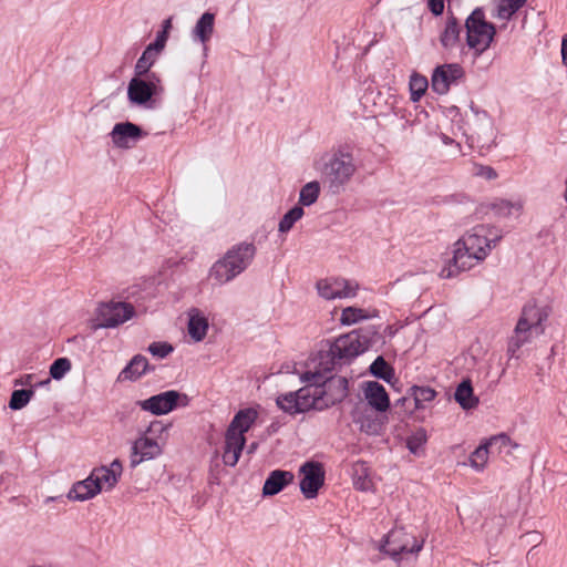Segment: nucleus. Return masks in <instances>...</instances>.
<instances>
[{
  "label": "nucleus",
  "instance_id": "nucleus-8",
  "mask_svg": "<svg viewBox=\"0 0 567 567\" xmlns=\"http://www.w3.org/2000/svg\"><path fill=\"white\" fill-rule=\"evenodd\" d=\"M322 380V370L318 368L315 372H306L301 375V381L308 383L297 391L300 412L309 410H324L328 406L324 398V386L320 385Z\"/></svg>",
  "mask_w": 567,
  "mask_h": 567
},
{
  "label": "nucleus",
  "instance_id": "nucleus-39",
  "mask_svg": "<svg viewBox=\"0 0 567 567\" xmlns=\"http://www.w3.org/2000/svg\"><path fill=\"white\" fill-rule=\"evenodd\" d=\"M33 395L34 391L32 389L14 390L11 393L9 408L14 411L21 410L30 402Z\"/></svg>",
  "mask_w": 567,
  "mask_h": 567
},
{
  "label": "nucleus",
  "instance_id": "nucleus-19",
  "mask_svg": "<svg viewBox=\"0 0 567 567\" xmlns=\"http://www.w3.org/2000/svg\"><path fill=\"white\" fill-rule=\"evenodd\" d=\"M215 13L206 11L198 18L192 30L193 40L204 45L205 54L208 49L207 43L210 41L215 31Z\"/></svg>",
  "mask_w": 567,
  "mask_h": 567
},
{
  "label": "nucleus",
  "instance_id": "nucleus-29",
  "mask_svg": "<svg viewBox=\"0 0 567 567\" xmlns=\"http://www.w3.org/2000/svg\"><path fill=\"white\" fill-rule=\"evenodd\" d=\"M455 401L464 409L470 410L478 404V399L473 394V388L470 380H463L454 393Z\"/></svg>",
  "mask_w": 567,
  "mask_h": 567
},
{
  "label": "nucleus",
  "instance_id": "nucleus-2",
  "mask_svg": "<svg viewBox=\"0 0 567 567\" xmlns=\"http://www.w3.org/2000/svg\"><path fill=\"white\" fill-rule=\"evenodd\" d=\"M381 339L375 327L370 326L353 330L336 338L329 349L319 352L318 368L331 372L339 367L350 364Z\"/></svg>",
  "mask_w": 567,
  "mask_h": 567
},
{
  "label": "nucleus",
  "instance_id": "nucleus-50",
  "mask_svg": "<svg viewBox=\"0 0 567 567\" xmlns=\"http://www.w3.org/2000/svg\"><path fill=\"white\" fill-rule=\"evenodd\" d=\"M31 380H32V374H27L23 379L21 380H16L14 381V384L18 385V384H21V385H29L31 384Z\"/></svg>",
  "mask_w": 567,
  "mask_h": 567
},
{
  "label": "nucleus",
  "instance_id": "nucleus-31",
  "mask_svg": "<svg viewBox=\"0 0 567 567\" xmlns=\"http://www.w3.org/2000/svg\"><path fill=\"white\" fill-rule=\"evenodd\" d=\"M492 452L491 447L487 445V442L484 441L481 443L474 452L470 455L468 464L472 468L477 472H481L485 468L488 455Z\"/></svg>",
  "mask_w": 567,
  "mask_h": 567
},
{
  "label": "nucleus",
  "instance_id": "nucleus-27",
  "mask_svg": "<svg viewBox=\"0 0 567 567\" xmlns=\"http://www.w3.org/2000/svg\"><path fill=\"white\" fill-rule=\"evenodd\" d=\"M524 203L522 199L508 200L503 198H496L488 204V208L494 215L498 217H508L514 213H520Z\"/></svg>",
  "mask_w": 567,
  "mask_h": 567
},
{
  "label": "nucleus",
  "instance_id": "nucleus-12",
  "mask_svg": "<svg viewBox=\"0 0 567 567\" xmlns=\"http://www.w3.org/2000/svg\"><path fill=\"white\" fill-rule=\"evenodd\" d=\"M134 315V308L125 302H109L99 307V327L114 328L131 319Z\"/></svg>",
  "mask_w": 567,
  "mask_h": 567
},
{
  "label": "nucleus",
  "instance_id": "nucleus-5",
  "mask_svg": "<svg viewBox=\"0 0 567 567\" xmlns=\"http://www.w3.org/2000/svg\"><path fill=\"white\" fill-rule=\"evenodd\" d=\"M258 413L255 409L248 408L238 411L225 433V446L223 462L227 466L234 467L241 455L246 444L245 433L249 431L256 422Z\"/></svg>",
  "mask_w": 567,
  "mask_h": 567
},
{
  "label": "nucleus",
  "instance_id": "nucleus-36",
  "mask_svg": "<svg viewBox=\"0 0 567 567\" xmlns=\"http://www.w3.org/2000/svg\"><path fill=\"white\" fill-rule=\"evenodd\" d=\"M411 395L414 399L415 409H423L425 403L434 400L436 392L430 386H412Z\"/></svg>",
  "mask_w": 567,
  "mask_h": 567
},
{
  "label": "nucleus",
  "instance_id": "nucleus-46",
  "mask_svg": "<svg viewBox=\"0 0 567 567\" xmlns=\"http://www.w3.org/2000/svg\"><path fill=\"white\" fill-rule=\"evenodd\" d=\"M168 35L165 32H158L156 34V39L153 43H150L146 48H151L152 52H156L157 54L165 48Z\"/></svg>",
  "mask_w": 567,
  "mask_h": 567
},
{
  "label": "nucleus",
  "instance_id": "nucleus-34",
  "mask_svg": "<svg viewBox=\"0 0 567 567\" xmlns=\"http://www.w3.org/2000/svg\"><path fill=\"white\" fill-rule=\"evenodd\" d=\"M320 194V184L312 181L302 186L299 193V204L301 206H310L315 204Z\"/></svg>",
  "mask_w": 567,
  "mask_h": 567
},
{
  "label": "nucleus",
  "instance_id": "nucleus-11",
  "mask_svg": "<svg viewBox=\"0 0 567 567\" xmlns=\"http://www.w3.org/2000/svg\"><path fill=\"white\" fill-rule=\"evenodd\" d=\"M317 291L327 300L354 297L359 288L357 282L344 278H326L317 282Z\"/></svg>",
  "mask_w": 567,
  "mask_h": 567
},
{
  "label": "nucleus",
  "instance_id": "nucleus-35",
  "mask_svg": "<svg viewBox=\"0 0 567 567\" xmlns=\"http://www.w3.org/2000/svg\"><path fill=\"white\" fill-rule=\"evenodd\" d=\"M305 210L301 206H295L289 209L284 217L280 219L278 230L281 234L288 233L293 225L302 218Z\"/></svg>",
  "mask_w": 567,
  "mask_h": 567
},
{
  "label": "nucleus",
  "instance_id": "nucleus-20",
  "mask_svg": "<svg viewBox=\"0 0 567 567\" xmlns=\"http://www.w3.org/2000/svg\"><path fill=\"white\" fill-rule=\"evenodd\" d=\"M123 472V466L120 460H114L110 466H100L92 471L95 482L102 486V489H112L118 482Z\"/></svg>",
  "mask_w": 567,
  "mask_h": 567
},
{
  "label": "nucleus",
  "instance_id": "nucleus-14",
  "mask_svg": "<svg viewBox=\"0 0 567 567\" xmlns=\"http://www.w3.org/2000/svg\"><path fill=\"white\" fill-rule=\"evenodd\" d=\"M182 394L175 390L162 392L146 400L137 401V405L154 415H163L173 411L178 405Z\"/></svg>",
  "mask_w": 567,
  "mask_h": 567
},
{
  "label": "nucleus",
  "instance_id": "nucleus-40",
  "mask_svg": "<svg viewBox=\"0 0 567 567\" xmlns=\"http://www.w3.org/2000/svg\"><path fill=\"white\" fill-rule=\"evenodd\" d=\"M370 372L374 377L384 381H390L393 377V369L388 364L383 357H378L370 365Z\"/></svg>",
  "mask_w": 567,
  "mask_h": 567
},
{
  "label": "nucleus",
  "instance_id": "nucleus-33",
  "mask_svg": "<svg viewBox=\"0 0 567 567\" xmlns=\"http://www.w3.org/2000/svg\"><path fill=\"white\" fill-rule=\"evenodd\" d=\"M353 485L359 491H370L372 482L369 478L368 467L364 462H358L353 466Z\"/></svg>",
  "mask_w": 567,
  "mask_h": 567
},
{
  "label": "nucleus",
  "instance_id": "nucleus-24",
  "mask_svg": "<svg viewBox=\"0 0 567 567\" xmlns=\"http://www.w3.org/2000/svg\"><path fill=\"white\" fill-rule=\"evenodd\" d=\"M462 25L454 16L447 17L445 25L440 35V42L445 50H453L461 39Z\"/></svg>",
  "mask_w": 567,
  "mask_h": 567
},
{
  "label": "nucleus",
  "instance_id": "nucleus-38",
  "mask_svg": "<svg viewBox=\"0 0 567 567\" xmlns=\"http://www.w3.org/2000/svg\"><path fill=\"white\" fill-rule=\"evenodd\" d=\"M276 402H277V405L286 413H289L292 415L297 414V413H301L299 403H298L297 391L288 392V393L279 395L277 398Z\"/></svg>",
  "mask_w": 567,
  "mask_h": 567
},
{
  "label": "nucleus",
  "instance_id": "nucleus-16",
  "mask_svg": "<svg viewBox=\"0 0 567 567\" xmlns=\"http://www.w3.org/2000/svg\"><path fill=\"white\" fill-rule=\"evenodd\" d=\"M110 135L116 147L130 148L134 146L140 138L145 136L146 133L134 123L123 122L115 124Z\"/></svg>",
  "mask_w": 567,
  "mask_h": 567
},
{
  "label": "nucleus",
  "instance_id": "nucleus-21",
  "mask_svg": "<svg viewBox=\"0 0 567 567\" xmlns=\"http://www.w3.org/2000/svg\"><path fill=\"white\" fill-rule=\"evenodd\" d=\"M101 491L102 486L95 482L91 473L85 480L74 483L66 496L71 501L83 502L93 498Z\"/></svg>",
  "mask_w": 567,
  "mask_h": 567
},
{
  "label": "nucleus",
  "instance_id": "nucleus-32",
  "mask_svg": "<svg viewBox=\"0 0 567 567\" xmlns=\"http://www.w3.org/2000/svg\"><path fill=\"white\" fill-rule=\"evenodd\" d=\"M370 311L357 308V307H347L342 310L340 322L343 326H351L360 322L361 320L369 319L373 317Z\"/></svg>",
  "mask_w": 567,
  "mask_h": 567
},
{
  "label": "nucleus",
  "instance_id": "nucleus-43",
  "mask_svg": "<svg viewBox=\"0 0 567 567\" xmlns=\"http://www.w3.org/2000/svg\"><path fill=\"white\" fill-rule=\"evenodd\" d=\"M70 370H71V361L68 358H59L51 364L50 375L54 380H60Z\"/></svg>",
  "mask_w": 567,
  "mask_h": 567
},
{
  "label": "nucleus",
  "instance_id": "nucleus-42",
  "mask_svg": "<svg viewBox=\"0 0 567 567\" xmlns=\"http://www.w3.org/2000/svg\"><path fill=\"white\" fill-rule=\"evenodd\" d=\"M427 441V435L424 429H419L406 440V446L411 453L417 454Z\"/></svg>",
  "mask_w": 567,
  "mask_h": 567
},
{
  "label": "nucleus",
  "instance_id": "nucleus-49",
  "mask_svg": "<svg viewBox=\"0 0 567 567\" xmlns=\"http://www.w3.org/2000/svg\"><path fill=\"white\" fill-rule=\"evenodd\" d=\"M172 18L169 17L168 19L164 20L163 22V29L161 32H165L166 35H168L169 33V30L172 29Z\"/></svg>",
  "mask_w": 567,
  "mask_h": 567
},
{
  "label": "nucleus",
  "instance_id": "nucleus-26",
  "mask_svg": "<svg viewBox=\"0 0 567 567\" xmlns=\"http://www.w3.org/2000/svg\"><path fill=\"white\" fill-rule=\"evenodd\" d=\"M527 0H497L492 17L509 21L515 13L525 6Z\"/></svg>",
  "mask_w": 567,
  "mask_h": 567
},
{
  "label": "nucleus",
  "instance_id": "nucleus-4",
  "mask_svg": "<svg viewBox=\"0 0 567 567\" xmlns=\"http://www.w3.org/2000/svg\"><path fill=\"white\" fill-rule=\"evenodd\" d=\"M547 318L548 311L545 307H539L534 301L524 306L514 333L508 340L507 353L511 358L517 357L518 350L534 337L544 333L543 322Z\"/></svg>",
  "mask_w": 567,
  "mask_h": 567
},
{
  "label": "nucleus",
  "instance_id": "nucleus-37",
  "mask_svg": "<svg viewBox=\"0 0 567 567\" xmlns=\"http://www.w3.org/2000/svg\"><path fill=\"white\" fill-rule=\"evenodd\" d=\"M486 442L492 452L497 451L498 453H502L503 450H506V453H511V449L519 446L517 443L512 442L511 437L505 433L494 435L486 440Z\"/></svg>",
  "mask_w": 567,
  "mask_h": 567
},
{
  "label": "nucleus",
  "instance_id": "nucleus-47",
  "mask_svg": "<svg viewBox=\"0 0 567 567\" xmlns=\"http://www.w3.org/2000/svg\"><path fill=\"white\" fill-rule=\"evenodd\" d=\"M429 8L431 12L435 16H440L444 10V1L443 0H429Z\"/></svg>",
  "mask_w": 567,
  "mask_h": 567
},
{
  "label": "nucleus",
  "instance_id": "nucleus-54",
  "mask_svg": "<svg viewBox=\"0 0 567 567\" xmlns=\"http://www.w3.org/2000/svg\"><path fill=\"white\" fill-rule=\"evenodd\" d=\"M487 127L488 130H492V123L489 121H487Z\"/></svg>",
  "mask_w": 567,
  "mask_h": 567
},
{
  "label": "nucleus",
  "instance_id": "nucleus-53",
  "mask_svg": "<svg viewBox=\"0 0 567 567\" xmlns=\"http://www.w3.org/2000/svg\"><path fill=\"white\" fill-rule=\"evenodd\" d=\"M564 197H565V200H566V203H567V178H566V189H565Z\"/></svg>",
  "mask_w": 567,
  "mask_h": 567
},
{
  "label": "nucleus",
  "instance_id": "nucleus-15",
  "mask_svg": "<svg viewBox=\"0 0 567 567\" xmlns=\"http://www.w3.org/2000/svg\"><path fill=\"white\" fill-rule=\"evenodd\" d=\"M464 75V70L460 64H444L437 66L431 79V87L437 94H446L452 84H455Z\"/></svg>",
  "mask_w": 567,
  "mask_h": 567
},
{
  "label": "nucleus",
  "instance_id": "nucleus-25",
  "mask_svg": "<svg viewBox=\"0 0 567 567\" xmlns=\"http://www.w3.org/2000/svg\"><path fill=\"white\" fill-rule=\"evenodd\" d=\"M148 368V361L144 355L136 354L130 363L121 371L118 380L135 381L141 378Z\"/></svg>",
  "mask_w": 567,
  "mask_h": 567
},
{
  "label": "nucleus",
  "instance_id": "nucleus-30",
  "mask_svg": "<svg viewBox=\"0 0 567 567\" xmlns=\"http://www.w3.org/2000/svg\"><path fill=\"white\" fill-rule=\"evenodd\" d=\"M157 55L156 52L151 51V48H146L135 64V75L138 78L152 75L153 72H150V69L155 63Z\"/></svg>",
  "mask_w": 567,
  "mask_h": 567
},
{
  "label": "nucleus",
  "instance_id": "nucleus-6",
  "mask_svg": "<svg viewBox=\"0 0 567 567\" xmlns=\"http://www.w3.org/2000/svg\"><path fill=\"white\" fill-rule=\"evenodd\" d=\"M256 247L251 243H240L230 248L224 258L210 268L209 276L219 285L226 284L241 274L252 261Z\"/></svg>",
  "mask_w": 567,
  "mask_h": 567
},
{
  "label": "nucleus",
  "instance_id": "nucleus-45",
  "mask_svg": "<svg viewBox=\"0 0 567 567\" xmlns=\"http://www.w3.org/2000/svg\"><path fill=\"white\" fill-rule=\"evenodd\" d=\"M148 351L158 358H165L173 352V347L167 342H153L148 347Z\"/></svg>",
  "mask_w": 567,
  "mask_h": 567
},
{
  "label": "nucleus",
  "instance_id": "nucleus-9",
  "mask_svg": "<svg viewBox=\"0 0 567 567\" xmlns=\"http://www.w3.org/2000/svg\"><path fill=\"white\" fill-rule=\"evenodd\" d=\"M423 548V540L419 542L416 537L408 533L403 527H394L391 529L381 550L393 559H399L404 554H416Z\"/></svg>",
  "mask_w": 567,
  "mask_h": 567
},
{
  "label": "nucleus",
  "instance_id": "nucleus-44",
  "mask_svg": "<svg viewBox=\"0 0 567 567\" xmlns=\"http://www.w3.org/2000/svg\"><path fill=\"white\" fill-rule=\"evenodd\" d=\"M472 173L474 176L484 178L486 181H493L497 178V173L492 166H485L482 164H474Z\"/></svg>",
  "mask_w": 567,
  "mask_h": 567
},
{
  "label": "nucleus",
  "instance_id": "nucleus-18",
  "mask_svg": "<svg viewBox=\"0 0 567 567\" xmlns=\"http://www.w3.org/2000/svg\"><path fill=\"white\" fill-rule=\"evenodd\" d=\"M322 371L321 386H324V398L328 406L341 402L348 395V380L344 377H326Z\"/></svg>",
  "mask_w": 567,
  "mask_h": 567
},
{
  "label": "nucleus",
  "instance_id": "nucleus-28",
  "mask_svg": "<svg viewBox=\"0 0 567 567\" xmlns=\"http://www.w3.org/2000/svg\"><path fill=\"white\" fill-rule=\"evenodd\" d=\"M208 330V320L200 315L199 310L192 309L188 320V333L196 342L202 341Z\"/></svg>",
  "mask_w": 567,
  "mask_h": 567
},
{
  "label": "nucleus",
  "instance_id": "nucleus-52",
  "mask_svg": "<svg viewBox=\"0 0 567 567\" xmlns=\"http://www.w3.org/2000/svg\"><path fill=\"white\" fill-rule=\"evenodd\" d=\"M442 141L444 144L449 145V144H452L453 143V140L446 135H443L442 136Z\"/></svg>",
  "mask_w": 567,
  "mask_h": 567
},
{
  "label": "nucleus",
  "instance_id": "nucleus-48",
  "mask_svg": "<svg viewBox=\"0 0 567 567\" xmlns=\"http://www.w3.org/2000/svg\"><path fill=\"white\" fill-rule=\"evenodd\" d=\"M561 58L563 63L567 66V34H565L561 40Z\"/></svg>",
  "mask_w": 567,
  "mask_h": 567
},
{
  "label": "nucleus",
  "instance_id": "nucleus-3",
  "mask_svg": "<svg viewBox=\"0 0 567 567\" xmlns=\"http://www.w3.org/2000/svg\"><path fill=\"white\" fill-rule=\"evenodd\" d=\"M317 168L321 174L323 184L333 194L343 190L357 172L352 154L341 148L321 156L317 162Z\"/></svg>",
  "mask_w": 567,
  "mask_h": 567
},
{
  "label": "nucleus",
  "instance_id": "nucleus-17",
  "mask_svg": "<svg viewBox=\"0 0 567 567\" xmlns=\"http://www.w3.org/2000/svg\"><path fill=\"white\" fill-rule=\"evenodd\" d=\"M162 453L158 442L146 435L138 437L133 446L130 457L132 467L137 466L144 461L153 460Z\"/></svg>",
  "mask_w": 567,
  "mask_h": 567
},
{
  "label": "nucleus",
  "instance_id": "nucleus-51",
  "mask_svg": "<svg viewBox=\"0 0 567 567\" xmlns=\"http://www.w3.org/2000/svg\"><path fill=\"white\" fill-rule=\"evenodd\" d=\"M258 447V443L257 442H252L248 445L247 447V454H252L255 453V451L257 450Z\"/></svg>",
  "mask_w": 567,
  "mask_h": 567
},
{
  "label": "nucleus",
  "instance_id": "nucleus-13",
  "mask_svg": "<svg viewBox=\"0 0 567 567\" xmlns=\"http://www.w3.org/2000/svg\"><path fill=\"white\" fill-rule=\"evenodd\" d=\"M302 478L300 481V489L308 499L318 495V491L324 483V470L321 463L309 461L300 467Z\"/></svg>",
  "mask_w": 567,
  "mask_h": 567
},
{
  "label": "nucleus",
  "instance_id": "nucleus-23",
  "mask_svg": "<svg viewBox=\"0 0 567 567\" xmlns=\"http://www.w3.org/2000/svg\"><path fill=\"white\" fill-rule=\"evenodd\" d=\"M293 474L289 471L275 470L270 472L262 486L264 496H274L292 483Z\"/></svg>",
  "mask_w": 567,
  "mask_h": 567
},
{
  "label": "nucleus",
  "instance_id": "nucleus-7",
  "mask_svg": "<svg viewBox=\"0 0 567 567\" xmlns=\"http://www.w3.org/2000/svg\"><path fill=\"white\" fill-rule=\"evenodd\" d=\"M466 44L475 56L483 54L494 41L496 27L486 21L484 10L476 8L465 20Z\"/></svg>",
  "mask_w": 567,
  "mask_h": 567
},
{
  "label": "nucleus",
  "instance_id": "nucleus-10",
  "mask_svg": "<svg viewBox=\"0 0 567 567\" xmlns=\"http://www.w3.org/2000/svg\"><path fill=\"white\" fill-rule=\"evenodd\" d=\"M161 79L156 73L148 78L134 76L127 86V96L133 104H145L153 95L158 93Z\"/></svg>",
  "mask_w": 567,
  "mask_h": 567
},
{
  "label": "nucleus",
  "instance_id": "nucleus-1",
  "mask_svg": "<svg viewBox=\"0 0 567 567\" xmlns=\"http://www.w3.org/2000/svg\"><path fill=\"white\" fill-rule=\"evenodd\" d=\"M502 237V231L495 226L476 225L454 244L453 258L440 276L452 278L460 271L471 269L488 256Z\"/></svg>",
  "mask_w": 567,
  "mask_h": 567
},
{
  "label": "nucleus",
  "instance_id": "nucleus-22",
  "mask_svg": "<svg viewBox=\"0 0 567 567\" xmlns=\"http://www.w3.org/2000/svg\"><path fill=\"white\" fill-rule=\"evenodd\" d=\"M364 396L368 403L379 412H385L390 406L389 395L384 386L375 381L367 382Z\"/></svg>",
  "mask_w": 567,
  "mask_h": 567
},
{
  "label": "nucleus",
  "instance_id": "nucleus-41",
  "mask_svg": "<svg viewBox=\"0 0 567 567\" xmlns=\"http://www.w3.org/2000/svg\"><path fill=\"white\" fill-rule=\"evenodd\" d=\"M427 86L429 83L425 76L413 74L410 79L411 100L417 102L424 95Z\"/></svg>",
  "mask_w": 567,
  "mask_h": 567
}]
</instances>
